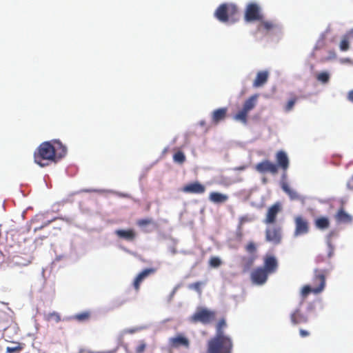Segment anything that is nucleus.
<instances>
[{"instance_id": "5701e85b", "label": "nucleus", "mask_w": 353, "mask_h": 353, "mask_svg": "<svg viewBox=\"0 0 353 353\" xmlns=\"http://www.w3.org/2000/svg\"><path fill=\"white\" fill-rule=\"evenodd\" d=\"M281 188L289 196L291 200L303 201V198L295 190L291 189L287 182L283 181L281 183Z\"/></svg>"}, {"instance_id": "79ce46f5", "label": "nucleus", "mask_w": 353, "mask_h": 353, "mask_svg": "<svg viewBox=\"0 0 353 353\" xmlns=\"http://www.w3.org/2000/svg\"><path fill=\"white\" fill-rule=\"evenodd\" d=\"M146 348V344L143 341H141L139 343L138 345L136 347V353H143Z\"/></svg>"}, {"instance_id": "e433bc0d", "label": "nucleus", "mask_w": 353, "mask_h": 353, "mask_svg": "<svg viewBox=\"0 0 353 353\" xmlns=\"http://www.w3.org/2000/svg\"><path fill=\"white\" fill-rule=\"evenodd\" d=\"M152 223H153V220L151 218L141 219L137 221V225L140 228L145 227Z\"/></svg>"}, {"instance_id": "393cba45", "label": "nucleus", "mask_w": 353, "mask_h": 353, "mask_svg": "<svg viewBox=\"0 0 353 353\" xmlns=\"http://www.w3.org/2000/svg\"><path fill=\"white\" fill-rule=\"evenodd\" d=\"M228 196L218 192H212L209 195V199L214 203H223L228 200Z\"/></svg>"}, {"instance_id": "c03bdc74", "label": "nucleus", "mask_w": 353, "mask_h": 353, "mask_svg": "<svg viewBox=\"0 0 353 353\" xmlns=\"http://www.w3.org/2000/svg\"><path fill=\"white\" fill-rule=\"evenodd\" d=\"M299 334L300 336L302 337V338H305V337H307L310 336V333L309 331L307 330H303V329H300L299 330Z\"/></svg>"}, {"instance_id": "dca6fc26", "label": "nucleus", "mask_w": 353, "mask_h": 353, "mask_svg": "<svg viewBox=\"0 0 353 353\" xmlns=\"http://www.w3.org/2000/svg\"><path fill=\"white\" fill-rule=\"evenodd\" d=\"M156 269L151 268H147L143 270L142 272H141L135 278L133 285L134 289L138 291L140 288V285L141 282L147 278L150 274H152L156 272Z\"/></svg>"}, {"instance_id": "a19ab883", "label": "nucleus", "mask_w": 353, "mask_h": 353, "mask_svg": "<svg viewBox=\"0 0 353 353\" xmlns=\"http://www.w3.org/2000/svg\"><path fill=\"white\" fill-rule=\"evenodd\" d=\"M23 347L21 343H17V345L14 347H7L6 352L8 353H12V352H19L23 350Z\"/></svg>"}, {"instance_id": "a18cd8bd", "label": "nucleus", "mask_w": 353, "mask_h": 353, "mask_svg": "<svg viewBox=\"0 0 353 353\" xmlns=\"http://www.w3.org/2000/svg\"><path fill=\"white\" fill-rule=\"evenodd\" d=\"M247 168H248V165H241V166H239V167H236V168H234V170H236V171H242V170H245Z\"/></svg>"}, {"instance_id": "ea45409f", "label": "nucleus", "mask_w": 353, "mask_h": 353, "mask_svg": "<svg viewBox=\"0 0 353 353\" xmlns=\"http://www.w3.org/2000/svg\"><path fill=\"white\" fill-rule=\"evenodd\" d=\"M202 285H203V282L197 281V282L190 284L188 288L190 289L194 290L196 292H197L198 293L201 294Z\"/></svg>"}, {"instance_id": "4be33fe9", "label": "nucleus", "mask_w": 353, "mask_h": 353, "mask_svg": "<svg viewBox=\"0 0 353 353\" xmlns=\"http://www.w3.org/2000/svg\"><path fill=\"white\" fill-rule=\"evenodd\" d=\"M227 108H221L213 111L212 114V121L214 124H217L226 117Z\"/></svg>"}, {"instance_id": "49530a36", "label": "nucleus", "mask_w": 353, "mask_h": 353, "mask_svg": "<svg viewBox=\"0 0 353 353\" xmlns=\"http://www.w3.org/2000/svg\"><path fill=\"white\" fill-rule=\"evenodd\" d=\"M51 222H52V221H48L47 223H46L44 225H41V226H40L39 228H34V232H37L38 230H40V229L43 228V227L49 225Z\"/></svg>"}, {"instance_id": "7ed1b4c3", "label": "nucleus", "mask_w": 353, "mask_h": 353, "mask_svg": "<svg viewBox=\"0 0 353 353\" xmlns=\"http://www.w3.org/2000/svg\"><path fill=\"white\" fill-rule=\"evenodd\" d=\"M238 12V8L235 5L222 3L216 8L214 16L219 21L227 22L230 18L235 20Z\"/></svg>"}, {"instance_id": "cd10ccee", "label": "nucleus", "mask_w": 353, "mask_h": 353, "mask_svg": "<svg viewBox=\"0 0 353 353\" xmlns=\"http://www.w3.org/2000/svg\"><path fill=\"white\" fill-rule=\"evenodd\" d=\"M350 38H353V29L350 30L345 35L343 36L339 48L341 51H347L350 48Z\"/></svg>"}, {"instance_id": "7c9ffc66", "label": "nucleus", "mask_w": 353, "mask_h": 353, "mask_svg": "<svg viewBox=\"0 0 353 353\" xmlns=\"http://www.w3.org/2000/svg\"><path fill=\"white\" fill-rule=\"evenodd\" d=\"M256 256H251L249 257L243 256L242 258V262L243 265V268L245 271L248 270L251 266L253 265L254 260L256 259Z\"/></svg>"}, {"instance_id": "9b49d317", "label": "nucleus", "mask_w": 353, "mask_h": 353, "mask_svg": "<svg viewBox=\"0 0 353 353\" xmlns=\"http://www.w3.org/2000/svg\"><path fill=\"white\" fill-rule=\"evenodd\" d=\"M255 170L259 173L269 172L272 174L278 173L279 168L277 165L269 160H264L255 165Z\"/></svg>"}, {"instance_id": "2eb2a0df", "label": "nucleus", "mask_w": 353, "mask_h": 353, "mask_svg": "<svg viewBox=\"0 0 353 353\" xmlns=\"http://www.w3.org/2000/svg\"><path fill=\"white\" fill-rule=\"evenodd\" d=\"M292 325L306 323L308 321L307 316L301 310L300 308L295 309L290 316Z\"/></svg>"}, {"instance_id": "412c9836", "label": "nucleus", "mask_w": 353, "mask_h": 353, "mask_svg": "<svg viewBox=\"0 0 353 353\" xmlns=\"http://www.w3.org/2000/svg\"><path fill=\"white\" fill-rule=\"evenodd\" d=\"M269 73L268 71H259L256 74V77L253 82V86L254 88H259L263 86L268 79Z\"/></svg>"}, {"instance_id": "1a4fd4ad", "label": "nucleus", "mask_w": 353, "mask_h": 353, "mask_svg": "<svg viewBox=\"0 0 353 353\" xmlns=\"http://www.w3.org/2000/svg\"><path fill=\"white\" fill-rule=\"evenodd\" d=\"M330 270L327 269H318L314 270V276L312 279V286L314 288L322 287V292L325 287V277L329 274Z\"/></svg>"}, {"instance_id": "f3484780", "label": "nucleus", "mask_w": 353, "mask_h": 353, "mask_svg": "<svg viewBox=\"0 0 353 353\" xmlns=\"http://www.w3.org/2000/svg\"><path fill=\"white\" fill-rule=\"evenodd\" d=\"M276 160L277 168L280 167L284 172H286L289 167V159L287 154L283 150L279 151L276 154Z\"/></svg>"}, {"instance_id": "c756f323", "label": "nucleus", "mask_w": 353, "mask_h": 353, "mask_svg": "<svg viewBox=\"0 0 353 353\" xmlns=\"http://www.w3.org/2000/svg\"><path fill=\"white\" fill-rule=\"evenodd\" d=\"M91 316V312L90 311H84L78 314H74L72 319L79 322L88 321Z\"/></svg>"}, {"instance_id": "f8f14e48", "label": "nucleus", "mask_w": 353, "mask_h": 353, "mask_svg": "<svg viewBox=\"0 0 353 353\" xmlns=\"http://www.w3.org/2000/svg\"><path fill=\"white\" fill-rule=\"evenodd\" d=\"M268 273L262 267L254 269L251 273V279L253 283L263 285L268 279Z\"/></svg>"}, {"instance_id": "bb28decb", "label": "nucleus", "mask_w": 353, "mask_h": 353, "mask_svg": "<svg viewBox=\"0 0 353 353\" xmlns=\"http://www.w3.org/2000/svg\"><path fill=\"white\" fill-rule=\"evenodd\" d=\"M322 292V287L314 288L312 285H304L301 291V296L303 299H305L310 293L318 294Z\"/></svg>"}, {"instance_id": "4c0bfd02", "label": "nucleus", "mask_w": 353, "mask_h": 353, "mask_svg": "<svg viewBox=\"0 0 353 353\" xmlns=\"http://www.w3.org/2000/svg\"><path fill=\"white\" fill-rule=\"evenodd\" d=\"M316 79L318 81L326 83L330 79V75L326 72H322L317 75Z\"/></svg>"}, {"instance_id": "a878e982", "label": "nucleus", "mask_w": 353, "mask_h": 353, "mask_svg": "<svg viewBox=\"0 0 353 353\" xmlns=\"http://www.w3.org/2000/svg\"><path fill=\"white\" fill-rule=\"evenodd\" d=\"M327 256L325 257L323 254L318 255L316 256V262L317 263H321L325 262V261H327V259L329 260L334 255V247L332 244L331 241H328L327 243Z\"/></svg>"}, {"instance_id": "72a5a7b5", "label": "nucleus", "mask_w": 353, "mask_h": 353, "mask_svg": "<svg viewBox=\"0 0 353 353\" xmlns=\"http://www.w3.org/2000/svg\"><path fill=\"white\" fill-rule=\"evenodd\" d=\"M173 160L174 162L179 163H183L185 161V156L181 151H178L173 156Z\"/></svg>"}, {"instance_id": "423d86ee", "label": "nucleus", "mask_w": 353, "mask_h": 353, "mask_svg": "<svg viewBox=\"0 0 353 353\" xmlns=\"http://www.w3.org/2000/svg\"><path fill=\"white\" fill-rule=\"evenodd\" d=\"M295 229L294 232V236L306 234L310 230L308 221L302 215H297L294 218Z\"/></svg>"}, {"instance_id": "39448f33", "label": "nucleus", "mask_w": 353, "mask_h": 353, "mask_svg": "<svg viewBox=\"0 0 353 353\" xmlns=\"http://www.w3.org/2000/svg\"><path fill=\"white\" fill-rule=\"evenodd\" d=\"M216 318V312L209 310L206 308H199L190 317L192 323H201L203 324H208L213 321Z\"/></svg>"}, {"instance_id": "f03ea898", "label": "nucleus", "mask_w": 353, "mask_h": 353, "mask_svg": "<svg viewBox=\"0 0 353 353\" xmlns=\"http://www.w3.org/2000/svg\"><path fill=\"white\" fill-rule=\"evenodd\" d=\"M232 341L228 336H214L208 342V353H232Z\"/></svg>"}, {"instance_id": "20e7f679", "label": "nucleus", "mask_w": 353, "mask_h": 353, "mask_svg": "<svg viewBox=\"0 0 353 353\" xmlns=\"http://www.w3.org/2000/svg\"><path fill=\"white\" fill-rule=\"evenodd\" d=\"M258 95L254 94L250 97L243 103V108L234 116V119L241 123L246 124L248 123V113L254 108L256 104Z\"/></svg>"}, {"instance_id": "aec40b11", "label": "nucleus", "mask_w": 353, "mask_h": 353, "mask_svg": "<svg viewBox=\"0 0 353 353\" xmlns=\"http://www.w3.org/2000/svg\"><path fill=\"white\" fill-rule=\"evenodd\" d=\"M114 233L119 238L129 241H133L136 237V232L132 229L117 230Z\"/></svg>"}, {"instance_id": "f704fd0d", "label": "nucleus", "mask_w": 353, "mask_h": 353, "mask_svg": "<svg viewBox=\"0 0 353 353\" xmlns=\"http://www.w3.org/2000/svg\"><path fill=\"white\" fill-rule=\"evenodd\" d=\"M46 319L48 321L54 320L55 322L58 323L61 321V316L59 313L53 312L48 314L46 316Z\"/></svg>"}, {"instance_id": "6e6552de", "label": "nucleus", "mask_w": 353, "mask_h": 353, "mask_svg": "<svg viewBox=\"0 0 353 353\" xmlns=\"http://www.w3.org/2000/svg\"><path fill=\"white\" fill-rule=\"evenodd\" d=\"M263 15L261 14L260 8L255 3H249L245 12V20L248 22L254 21H261Z\"/></svg>"}, {"instance_id": "a211bd4d", "label": "nucleus", "mask_w": 353, "mask_h": 353, "mask_svg": "<svg viewBox=\"0 0 353 353\" xmlns=\"http://www.w3.org/2000/svg\"><path fill=\"white\" fill-rule=\"evenodd\" d=\"M278 268V263L276 258L273 256H268L264 260V267L263 268L268 274L274 272Z\"/></svg>"}, {"instance_id": "8fccbe9b", "label": "nucleus", "mask_w": 353, "mask_h": 353, "mask_svg": "<svg viewBox=\"0 0 353 353\" xmlns=\"http://www.w3.org/2000/svg\"><path fill=\"white\" fill-rule=\"evenodd\" d=\"M347 186L349 187V188H352V187H350V183H347Z\"/></svg>"}, {"instance_id": "58836bf2", "label": "nucleus", "mask_w": 353, "mask_h": 353, "mask_svg": "<svg viewBox=\"0 0 353 353\" xmlns=\"http://www.w3.org/2000/svg\"><path fill=\"white\" fill-rule=\"evenodd\" d=\"M209 264L212 268H218L221 265V261L217 256H212L209 261Z\"/></svg>"}, {"instance_id": "9d476101", "label": "nucleus", "mask_w": 353, "mask_h": 353, "mask_svg": "<svg viewBox=\"0 0 353 353\" xmlns=\"http://www.w3.org/2000/svg\"><path fill=\"white\" fill-rule=\"evenodd\" d=\"M168 345L172 348L183 347L188 349L190 347V341L183 334L178 333L168 339Z\"/></svg>"}, {"instance_id": "6ab92c4d", "label": "nucleus", "mask_w": 353, "mask_h": 353, "mask_svg": "<svg viewBox=\"0 0 353 353\" xmlns=\"http://www.w3.org/2000/svg\"><path fill=\"white\" fill-rule=\"evenodd\" d=\"M257 26V31L262 33H268L277 27L276 23L272 21L261 20Z\"/></svg>"}, {"instance_id": "ddd939ff", "label": "nucleus", "mask_w": 353, "mask_h": 353, "mask_svg": "<svg viewBox=\"0 0 353 353\" xmlns=\"http://www.w3.org/2000/svg\"><path fill=\"white\" fill-rule=\"evenodd\" d=\"M205 187L199 181H194L184 185L181 190L185 193L201 194L205 192Z\"/></svg>"}, {"instance_id": "2f4dec72", "label": "nucleus", "mask_w": 353, "mask_h": 353, "mask_svg": "<svg viewBox=\"0 0 353 353\" xmlns=\"http://www.w3.org/2000/svg\"><path fill=\"white\" fill-rule=\"evenodd\" d=\"M226 321L225 319H221L216 325V335L215 336H225L223 333V329L226 327Z\"/></svg>"}, {"instance_id": "de8ad7c7", "label": "nucleus", "mask_w": 353, "mask_h": 353, "mask_svg": "<svg viewBox=\"0 0 353 353\" xmlns=\"http://www.w3.org/2000/svg\"><path fill=\"white\" fill-rule=\"evenodd\" d=\"M347 99L349 101L353 103V90L349 92Z\"/></svg>"}, {"instance_id": "b1692460", "label": "nucleus", "mask_w": 353, "mask_h": 353, "mask_svg": "<svg viewBox=\"0 0 353 353\" xmlns=\"http://www.w3.org/2000/svg\"><path fill=\"white\" fill-rule=\"evenodd\" d=\"M335 219L339 223H349L352 221V216L347 214L343 207H341L335 214Z\"/></svg>"}, {"instance_id": "c85d7f7f", "label": "nucleus", "mask_w": 353, "mask_h": 353, "mask_svg": "<svg viewBox=\"0 0 353 353\" xmlns=\"http://www.w3.org/2000/svg\"><path fill=\"white\" fill-rule=\"evenodd\" d=\"M316 228L320 230H325L330 227V220L325 216L319 217L314 221Z\"/></svg>"}, {"instance_id": "c9c22d12", "label": "nucleus", "mask_w": 353, "mask_h": 353, "mask_svg": "<svg viewBox=\"0 0 353 353\" xmlns=\"http://www.w3.org/2000/svg\"><path fill=\"white\" fill-rule=\"evenodd\" d=\"M252 219L249 215H244L239 217L238 228L241 230L245 223L251 222Z\"/></svg>"}, {"instance_id": "f257e3e1", "label": "nucleus", "mask_w": 353, "mask_h": 353, "mask_svg": "<svg viewBox=\"0 0 353 353\" xmlns=\"http://www.w3.org/2000/svg\"><path fill=\"white\" fill-rule=\"evenodd\" d=\"M67 153L66 147L59 140L41 143L34 152V161L41 167L57 163Z\"/></svg>"}, {"instance_id": "09e8293b", "label": "nucleus", "mask_w": 353, "mask_h": 353, "mask_svg": "<svg viewBox=\"0 0 353 353\" xmlns=\"http://www.w3.org/2000/svg\"><path fill=\"white\" fill-rule=\"evenodd\" d=\"M341 62L342 63H350L351 61L350 59L347 58V59H344L341 60Z\"/></svg>"}, {"instance_id": "4468645a", "label": "nucleus", "mask_w": 353, "mask_h": 353, "mask_svg": "<svg viewBox=\"0 0 353 353\" xmlns=\"http://www.w3.org/2000/svg\"><path fill=\"white\" fill-rule=\"evenodd\" d=\"M281 210V206L279 203H276L271 205L267 212L264 223L265 224H272L276 222V216L279 212Z\"/></svg>"}, {"instance_id": "37998d69", "label": "nucleus", "mask_w": 353, "mask_h": 353, "mask_svg": "<svg viewBox=\"0 0 353 353\" xmlns=\"http://www.w3.org/2000/svg\"><path fill=\"white\" fill-rule=\"evenodd\" d=\"M245 250L250 254H254L256 251V248L253 242H250L245 247Z\"/></svg>"}, {"instance_id": "0eeeda50", "label": "nucleus", "mask_w": 353, "mask_h": 353, "mask_svg": "<svg viewBox=\"0 0 353 353\" xmlns=\"http://www.w3.org/2000/svg\"><path fill=\"white\" fill-rule=\"evenodd\" d=\"M265 240L273 244L277 245L281 242V228L279 225L268 227L265 230Z\"/></svg>"}, {"instance_id": "473e14b6", "label": "nucleus", "mask_w": 353, "mask_h": 353, "mask_svg": "<svg viewBox=\"0 0 353 353\" xmlns=\"http://www.w3.org/2000/svg\"><path fill=\"white\" fill-rule=\"evenodd\" d=\"M298 99V97L295 95H292L291 98L288 100V103L284 106V110L285 112H290L291 111L294 104L296 103V101Z\"/></svg>"}]
</instances>
